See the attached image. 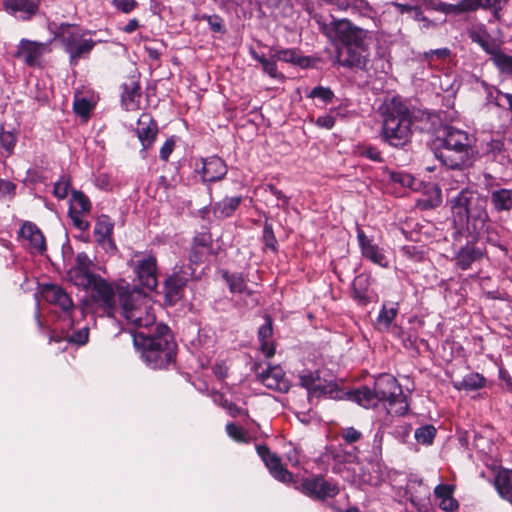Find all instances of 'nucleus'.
Returning <instances> with one entry per match:
<instances>
[{"instance_id":"f257e3e1","label":"nucleus","mask_w":512,"mask_h":512,"mask_svg":"<svg viewBox=\"0 0 512 512\" xmlns=\"http://www.w3.org/2000/svg\"><path fill=\"white\" fill-rule=\"evenodd\" d=\"M132 338L143 361L151 369H167L175 362L177 343L166 324L158 323L149 332L133 331Z\"/></svg>"},{"instance_id":"f03ea898","label":"nucleus","mask_w":512,"mask_h":512,"mask_svg":"<svg viewBox=\"0 0 512 512\" xmlns=\"http://www.w3.org/2000/svg\"><path fill=\"white\" fill-rule=\"evenodd\" d=\"M434 157L451 170H464L474 163V151L467 132L446 126L431 144Z\"/></svg>"},{"instance_id":"7ed1b4c3","label":"nucleus","mask_w":512,"mask_h":512,"mask_svg":"<svg viewBox=\"0 0 512 512\" xmlns=\"http://www.w3.org/2000/svg\"><path fill=\"white\" fill-rule=\"evenodd\" d=\"M381 138L394 148H404L411 142L412 119L406 103L400 97H393L382 108Z\"/></svg>"},{"instance_id":"20e7f679","label":"nucleus","mask_w":512,"mask_h":512,"mask_svg":"<svg viewBox=\"0 0 512 512\" xmlns=\"http://www.w3.org/2000/svg\"><path fill=\"white\" fill-rule=\"evenodd\" d=\"M454 222L460 227L471 223L474 230L482 229L489 220L487 198L478 191L465 188L449 200Z\"/></svg>"},{"instance_id":"39448f33","label":"nucleus","mask_w":512,"mask_h":512,"mask_svg":"<svg viewBox=\"0 0 512 512\" xmlns=\"http://www.w3.org/2000/svg\"><path fill=\"white\" fill-rule=\"evenodd\" d=\"M144 300L139 291H123L118 295L121 314L127 322L138 329L137 331L149 332L157 323H155L154 314L148 311L146 305H143Z\"/></svg>"},{"instance_id":"423d86ee","label":"nucleus","mask_w":512,"mask_h":512,"mask_svg":"<svg viewBox=\"0 0 512 512\" xmlns=\"http://www.w3.org/2000/svg\"><path fill=\"white\" fill-rule=\"evenodd\" d=\"M374 390L379 402H387L386 410L393 416H404L409 410L407 397L398 380L391 374H380L375 378Z\"/></svg>"},{"instance_id":"0eeeda50","label":"nucleus","mask_w":512,"mask_h":512,"mask_svg":"<svg viewBox=\"0 0 512 512\" xmlns=\"http://www.w3.org/2000/svg\"><path fill=\"white\" fill-rule=\"evenodd\" d=\"M290 484L306 497L319 502L333 499L340 492L338 483L326 479L322 474H310L301 478L294 476V481Z\"/></svg>"},{"instance_id":"6e6552de","label":"nucleus","mask_w":512,"mask_h":512,"mask_svg":"<svg viewBox=\"0 0 512 512\" xmlns=\"http://www.w3.org/2000/svg\"><path fill=\"white\" fill-rule=\"evenodd\" d=\"M324 33L337 42V48H352L369 43V32L347 19L333 20L330 26L324 27Z\"/></svg>"},{"instance_id":"1a4fd4ad","label":"nucleus","mask_w":512,"mask_h":512,"mask_svg":"<svg viewBox=\"0 0 512 512\" xmlns=\"http://www.w3.org/2000/svg\"><path fill=\"white\" fill-rule=\"evenodd\" d=\"M195 268L191 265L176 264L172 273L164 281V304L169 307L175 306L184 297L185 288L193 278Z\"/></svg>"},{"instance_id":"9d476101","label":"nucleus","mask_w":512,"mask_h":512,"mask_svg":"<svg viewBox=\"0 0 512 512\" xmlns=\"http://www.w3.org/2000/svg\"><path fill=\"white\" fill-rule=\"evenodd\" d=\"M299 385L307 390L309 401L314 397L321 398L323 396L337 399L340 397L339 394L341 393L333 377H322L320 370H304L299 375Z\"/></svg>"},{"instance_id":"9b49d317","label":"nucleus","mask_w":512,"mask_h":512,"mask_svg":"<svg viewBox=\"0 0 512 512\" xmlns=\"http://www.w3.org/2000/svg\"><path fill=\"white\" fill-rule=\"evenodd\" d=\"M59 40L64 51L69 55V63L72 66H76L80 59L88 58L96 46V42L93 39H86L83 34L70 31V25H67V28L62 30Z\"/></svg>"},{"instance_id":"f8f14e48","label":"nucleus","mask_w":512,"mask_h":512,"mask_svg":"<svg viewBox=\"0 0 512 512\" xmlns=\"http://www.w3.org/2000/svg\"><path fill=\"white\" fill-rule=\"evenodd\" d=\"M369 45L370 42L352 48H337V63L344 68L368 72L371 66Z\"/></svg>"},{"instance_id":"ddd939ff","label":"nucleus","mask_w":512,"mask_h":512,"mask_svg":"<svg viewBox=\"0 0 512 512\" xmlns=\"http://www.w3.org/2000/svg\"><path fill=\"white\" fill-rule=\"evenodd\" d=\"M256 451L274 479L284 484L294 481V475L284 467L281 457L272 452L266 444L257 445Z\"/></svg>"},{"instance_id":"4468645a","label":"nucleus","mask_w":512,"mask_h":512,"mask_svg":"<svg viewBox=\"0 0 512 512\" xmlns=\"http://www.w3.org/2000/svg\"><path fill=\"white\" fill-rule=\"evenodd\" d=\"M133 271L143 287L150 291H154L157 288L158 262L155 255L148 254L141 259L133 261Z\"/></svg>"},{"instance_id":"2eb2a0df","label":"nucleus","mask_w":512,"mask_h":512,"mask_svg":"<svg viewBox=\"0 0 512 512\" xmlns=\"http://www.w3.org/2000/svg\"><path fill=\"white\" fill-rule=\"evenodd\" d=\"M135 133L142 146L140 153H144L150 150L157 140L159 133L158 123L151 114L142 113L137 120Z\"/></svg>"},{"instance_id":"dca6fc26","label":"nucleus","mask_w":512,"mask_h":512,"mask_svg":"<svg viewBox=\"0 0 512 512\" xmlns=\"http://www.w3.org/2000/svg\"><path fill=\"white\" fill-rule=\"evenodd\" d=\"M200 168L198 163L196 164V171L201 174L203 182H217L222 180L227 172L228 167L225 161L218 156H210L207 158H201Z\"/></svg>"},{"instance_id":"f3484780","label":"nucleus","mask_w":512,"mask_h":512,"mask_svg":"<svg viewBox=\"0 0 512 512\" xmlns=\"http://www.w3.org/2000/svg\"><path fill=\"white\" fill-rule=\"evenodd\" d=\"M213 239L208 231L198 232L192 239L189 250V264L192 267L199 265L212 253Z\"/></svg>"},{"instance_id":"a211bd4d","label":"nucleus","mask_w":512,"mask_h":512,"mask_svg":"<svg viewBox=\"0 0 512 512\" xmlns=\"http://www.w3.org/2000/svg\"><path fill=\"white\" fill-rule=\"evenodd\" d=\"M121 104L126 111H135L140 107L142 97L140 74H133L123 82Z\"/></svg>"},{"instance_id":"6ab92c4d","label":"nucleus","mask_w":512,"mask_h":512,"mask_svg":"<svg viewBox=\"0 0 512 512\" xmlns=\"http://www.w3.org/2000/svg\"><path fill=\"white\" fill-rule=\"evenodd\" d=\"M48 50V44L31 41L28 39H21L15 57L22 59L29 67L39 65V60L43 54Z\"/></svg>"},{"instance_id":"aec40b11","label":"nucleus","mask_w":512,"mask_h":512,"mask_svg":"<svg viewBox=\"0 0 512 512\" xmlns=\"http://www.w3.org/2000/svg\"><path fill=\"white\" fill-rule=\"evenodd\" d=\"M2 4L8 14L29 21L38 13L41 0H3Z\"/></svg>"},{"instance_id":"412c9836","label":"nucleus","mask_w":512,"mask_h":512,"mask_svg":"<svg viewBox=\"0 0 512 512\" xmlns=\"http://www.w3.org/2000/svg\"><path fill=\"white\" fill-rule=\"evenodd\" d=\"M357 240L361 249L362 256L372 263L381 267H388L387 257L384 255L378 245L374 244L372 239L368 238L364 231L357 229Z\"/></svg>"},{"instance_id":"4be33fe9","label":"nucleus","mask_w":512,"mask_h":512,"mask_svg":"<svg viewBox=\"0 0 512 512\" xmlns=\"http://www.w3.org/2000/svg\"><path fill=\"white\" fill-rule=\"evenodd\" d=\"M42 295L50 304L59 306L64 312L69 313L74 309V304L69 294L59 285L46 284Z\"/></svg>"},{"instance_id":"5701e85b","label":"nucleus","mask_w":512,"mask_h":512,"mask_svg":"<svg viewBox=\"0 0 512 512\" xmlns=\"http://www.w3.org/2000/svg\"><path fill=\"white\" fill-rule=\"evenodd\" d=\"M259 380L269 389L279 392H288L289 383L285 373L279 366L269 365L266 370L258 373Z\"/></svg>"},{"instance_id":"b1692460","label":"nucleus","mask_w":512,"mask_h":512,"mask_svg":"<svg viewBox=\"0 0 512 512\" xmlns=\"http://www.w3.org/2000/svg\"><path fill=\"white\" fill-rule=\"evenodd\" d=\"M92 291V297L96 302L102 303L107 309H112L115 306V292L110 283L97 275L94 282L89 288Z\"/></svg>"},{"instance_id":"393cba45","label":"nucleus","mask_w":512,"mask_h":512,"mask_svg":"<svg viewBox=\"0 0 512 512\" xmlns=\"http://www.w3.org/2000/svg\"><path fill=\"white\" fill-rule=\"evenodd\" d=\"M222 279L228 286L229 292L232 294H245L248 297L254 295V291L248 287V278L242 272H230L222 269L220 271Z\"/></svg>"},{"instance_id":"a878e982","label":"nucleus","mask_w":512,"mask_h":512,"mask_svg":"<svg viewBox=\"0 0 512 512\" xmlns=\"http://www.w3.org/2000/svg\"><path fill=\"white\" fill-rule=\"evenodd\" d=\"M483 256L484 253L480 247L468 242L458 250L453 261L457 268L461 270H468L474 262L481 260Z\"/></svg>"},{"instance_id":"bb28decb","label":"nucleus","mask_w":512,"mask_h":512,"mask_svg":"<svg viewBox=\"0 0 512 512\" xmlns=\"http://www.w3.org/2000/svg\"><path fill=\"white\" fill-rule=\"evenodd\" d=\"M265 323L261 325L257 332V338L260 342V350L266 358H272L275 355L276 346L270 339L273 336V319L270 315H265Z\"/></svg>"},{"instance_id":"cd10ccee","label":"nucleus","mask_w":512,"mask_h":512,"mask_svg":"<svg viewBox=\"0 0 512 512\" xmlns=\"http://www.w3.org/2000/svg\"><path fill=\"white\" fill-rule=\"evenodd\" d=\"M19 235L29 240L30 246L41 254L46 250L45 237L39 227L32 222H25L19 230Z\"/></svg>"},{"instance_id":"c85d7f7f","label":"nucleus","mask_w":512,"mask_h":512,"mask_svg":"<svg viewBox=\"0 0 512 512\" xmlns=\"http://www.w3.org/2000/svg\"><path fill=\"white\" fill-rule=\"evenodd\" d=\"M484 154L488 159L503 166L510 162V157L505 148V143L501 139H491L487 142L484 146Z\"/></svg>"},{"instance_id":"c756f323","label":"nucleus","mask_w":512,"mask_h":512,"mask_svg":"<svg viewBox=\"0 0 512 512\" xmlns=\"http://www.w3.org/2000/svg\"><path fill=\"white\" fill-rule=\"evenodd\" d=\"M490 203L497 213L512 210V189L498 188L490 191Z\"/></svg>"},{"instance_id":"7c9ffc66","label":"nucleus","mask_w":512,"mask_h":512,"mask_svg":"<svg viewBox=\"0 0 512 512\" xmlns=\"http://www.w3.org/2000/svg\"><path fill=\"white\" fill-rule=\"evenodd\" d=\"M242 200V196L225 197L213 205V215L217 219H226L233 216L242 203Z\"/></svg>"},{"instance_id":"2f4dec72","label":"nucleus","mask_w":512,"mask_h":512,"mask_svg":"<svg viewBox=\"0 0 512 512\" xmlns=\"http://www.w3.org/2000/svg\"><path fill=\"white\" fill-rule=\"evenodd\" d=\"M399 311L398 303H384L375 321V328L380 332H388Z\"/></svg>"},{"instance_id":"473e14b6","label":"nucleus","mask_w":512,"mask_h":512,"mask_svg":"<svg viewBox=\"0 0 512 512\" xmlns=\"http://www.w3.org/2000/svg\"><path fill=\"white\" fill-rule=\"evenodd\" d=\"M471 11L475 12L479 9L488 10L491 12L496 21L502 18V12L507 6L509 0H468Z\"/></svg>"},{"instance_id":"72a5a7b5","label":"nucleus","mask_w":512,"mask_h":512,"mask_svg":"<svg viewBox=\"0 0 512 512\" xmlns=\"http://www.w3.org/2000/svg\"><path fill=\"white\" fill-rule=\"evenodd\" d=\"M347 396L349 400L356 402L366 409L375 407L379 402L374 388L371 389L368 386H362L353 391H349Z\"/></svg>"},{"instance_id":"f704fd0d","label":"nucleus","mask_w":512,"mask_h":512,"mask_svg":"<svg viewBox=\"0 0 512 512\" xmlns=\"http://www.w3.org/2000/svg\"><path fill=\"white\" fill-rule=\"evenodd\" d=\"M494 484L499 495L512 503V470H499L495 476Z\"/></svg>"},{"instance_id":"c9c22d12","label":"nucleus","mask_w":512,"mask_h":512,"mask_svg":"<svg viewBox=\"0 0 512 512\" xmlns=\"http://www.w3.org/2000/svg\"><path fill=\"white\" fill-rule=\"evenodd\" d=\"M486 385V378L477 372L467 374L461 381L453 382V386L457 390L476 391L482 389Z\"/></svg>"},{"instance_id":"e433bc0d","label":"nucleus","mask_w":512,"mask_h":512,"mask_svg":"<svg viewBox=\"0 0 512 512\" xmlns=\"http://www.w3.org/2000/svg\"><path fill=\"white\" fill-rule=\"evenodd\" d=\"M91 209L92 204L87 195L80 190H72L71 204L69 207L68 214H88L90 213Z\"/></svg>"},{"instance_id":"4c0bfd02","label":"nucleus","mask_w":512,"mask_h":512,"mask_svg":"<svg viewBox=\"0 0 512 512\" xmlns=\"http://www.w3.org/2000/svg\"><path fill=\"white\" fill-rule=\"evenodd\" d=\"M249 53L255 61L261 64L263 71L267 73L271 78L284 79V75L278 72L276 58H274L273 56L271 58H266L264 55H259L253 49H250Z\"/></svg>"},{"instance_id":"58836bf2","label":"nucleus","mask_w":512,"mask_h":512,"mask_svg":"<svg viewBox=\"0 0 512 512\" xmlns=\"http://www.w3.org/2000/svg\"><path fill=\"white\" fill-rule=\"evenodd\" d=\"M114 223L108 215H100L95 223L94 234L97 236V241L100 244L105 243L106 238L113 234Z\"/></svg>"},{"instance_id":"ea45409f","label":"nucleus","mask_w":512,"mask_h":512,"mask_svg":"<svg viewBox=\"0 0 512 512\" xmlns=\"http://www.w3.org/2000/svg\"><path fill=\"white\" fill-rule=\"evenodd\" d=\"M470 39L473 43L478 44L490 57H493L500 49V45L488 33L472 32Z\"/></svg>"},{"instance_id":"a19ab883","label":"nucleus","mask_w":512,"mask_h":512,"mask_svg":"<svg viewBox=\"0 0 512 512\" xmlns=\"http://www.w3.org/2000/svg\"><path fill=\"white\" fill-rule=\"evenodd\" d=\"M494 67L499 71L500 74L508 75L512 77V56L503 52L501 48L493 56L490 57Z\"/></svg>"},{"instance_id":"79ce46f5","label":"nucleus","mask_w":512,"mask_h":512,"mask_svg":"<svg viewBox=\"0 0 512 512\" xmlns=\"http://www.w3.org/2000/svg\"><path fill=\"white\" fill-rule=\"evenodd\" d=\"M353 294L354 299H356L360 304L366 305L369 303L370 298L368 296V281L367 278L363 275L357 276L353 281Z\"/></svg>"},{"instance_id":"37998d69","label":"nucleus","mask_w":512,"mask_h":512,"mask_svg":"<svg viewBox=\"0 0 512 512\" xmlns=\"http://www.w3.org/2000/svg\"><path fill=\"white\" fill-rule=\"evenodd\" d=\"M437 434V429L432 424L418 427L414 432L415 440L422 445H432Z\"/></svg>"},{"instance_id":"c03bdc74","label":"nucleus","mask_w":512,"mask_h":512,"mask_svg":"<svg viewBox=\"0 0 512 512\" xmlns=\"http://www.w3.org/2000/svg\"><path fill=\"white\" fill-rule=\"evenodd\" d=\"M69 275L76 286L82 287L85 290H89L92 282H94L97 277V274L91 271L70 270Z\"/></svg>"},{"instance_id":"a18cd8bd","label":"nucleus","mask_w":512,"mask_h":512,"mask_svg":"<svg viewBox=\"0 0 512 512\" xmlns=\"http://www.w3.org/2000/svg\"><path fill=\"white\" fill-rule=\"evenodd\" d=\"M440 12L446 15L458 16L465 13H471L472 11L468 0H461L455 4L442 1Z\"/></svg>"},{"instance_id":"49530a36","label":"nucleus","mask_w":512,"mask_h":512,"mask_svg":"<svg viewBox=\"0 0 512 512\" xmlns=\"http://www.w3.org/2000/svg\"><path fill=\"white\" fill-rule=\"evenodd\" d=\"M261 240L265 249H270L273 252L278 251V241L273 230V225L267 220L264 222Z\"/></svg>"},{"instance_id":"de8ad7c7","label":"nucleus","mask_w":512,"mask_h":512,"mask_svg":"<svg viewBox=\"0 0 512 512\" xmlns=\"http://www.w3.org/2000/svg\"><path fill=\"white\" fill-rule=\"evenodd\" d=\"M451 55V50L447 47L438 48L434 50L425 51L423 53V59L428 63L429 66H436V61H444Z\"/></svg>"},{"instance_id":"09e8293b","label":"nucleus","mask_w":512,"mask_h":512,"mask_svg":"<svg viewBox=\"0 0 512 512\" xmlns=\"http://www.w3.org/2000/svg\"><path fill=\"white\" fill-rule=\"evenodd\" d=\"M307 97L312 99H319L324 104H330L333 102L335 94L330 87L318 85L310 91Z\"/></svg>"},{"instance_id":"8fccbe9b","label":"nucleus","mask_w":512,"mask_h":512,"mask_svg":"<svg viewBox=\"0 0 512 512\" xmlns=\"http://www.w3.org/2000/svg\"><path fill=\"white\" fill-rule=\"evenodd\" d=\"M225 430L227 435L237 443L247 444L252 440L251 437H249L242 428L233 422L227 423Z\"/></svg>"},{"instance_id":"3c124183","label":"nucleus","mask_w":512,"mask_h":512,"mask_svg":"<svg viewBox=\"0 0 512 512\" xmlns=\"http://www.w3.org/2000/svg\"><path fill=\"white\" fill-rule=\"evenodd\" d=\"M358 155L362 158H366L372 162L382 163L384 158L381 151L372 145H363L358 148Z\"/></svg>"},{"instance_id":"603ef678","label":"nucleus","mask_w":512,"mask_h":512,"mask_svg":"<svg viewBox=\"0 0 512 512\" xmlns=\"http://www.w3.org/2000/svg\"><path fill=\"white\" fill-rule=\"evenodd\" d=\"M222 406L227 410L231 417L235 418L238 416H244L247 422H251L252 424H255L257 427H259V424L250 418L248 410L237 406L234 402L224 400Z\"/></svg>"},{"instance_id":"864d4df0","label":"nucleus","mask_w":512,"mask_h":512,"mask_svg":"<svg viewBox=\"0 0 512 512\" xmlns=\"http://www.w3.org/2000/svg\"><path fill=\"white\" fill-rule=\"evenodd\" d=\"M71 187V178L68 175H62L54 184L53 195L58 199H65L68 196Z\"/></svg>"},{"instance_id":"5fc2aeb1","label":"nucleus","mask_w":512,"mask_h":512,"mask_svg":"<svg viewBox=\"0 0 512 512\" xmlns=\"http://www.w3.org/2000/svg\"><path fill=\"white\" fill-rule=\"evenodd\" d=\"M389 180L408 188H412L415 182V178L411 174L402 171H390Z\"/></svg>"},{"instance_id":"6e6d98bb","label":"nucleus","mask_w":512,"mask_h":512,"mask_svg":"<svg viewBox=\"0 0 512 512\" xmlns=\"http://www.w3.org/2000/svg\"><path fill=\"white\" fill-rule=\"evenodd\" d=\"M298 52L293 48L276 49L273 57L278 61L286 62L295 65Z\"/></svg>"},{"instance_id":"4d7b16f0","label":"nucleus","mask_w":512,"mask_h":512,"mask_svg":"<svg viewBox=\"0 0 512 512\" xmlns=\"http://www.w3.org/2000/svg\"><path fill=\"white\" fill-rule=\"evenodd\" d=\"M323 61L319 57L315 56H301L298 54L295 65L299 66L302 69L307 68H320Z\"/></svg>"},{"instance_id":"13d9d810","label":"nucleus","mask_w":512,"mask_h":512,"mask_svg":"<svg viewBox=\"0 0 512 512\" xmlns=\"http://www.w3.org/2000/svg\"><path fill=\"white\" fill-rule=\"evenodd\" d=\"M16 141L17 138L14 133L10 131H1L0 145L7 151L8 155H11L13 153Z\"/></svg>"},{"instance_id":"bf43d9fd","label":"nucleus","mask_w":512,"mask_h":512,"mask_svg":"<svg viewBox=\"0 0 512 512\" xmlns=\"http://www.w3.org/2000/svg\"><path fill=\"white\" fill-rule=\"evenodd\" d=\"M73 109L77 115L88 117L92 110V105L86 98H80L74 101Z\"/></svg>"},{"instance_id":"052dcab7","label":"nucleus","mask_w":512,"mask_h":512,"mask_svg":"<svg viewBox=\"0 0 512 512\" xmlns=\"http://www.w3.org/2000/svg\"><path fill=\"white\" fill-rule=\"evenodd\" d=\"M89 338V329L84 327L77 331H73L71 335L68 336L67 340L69 343L76 345H84L87 343Z\"/></svg>"},{"instance_id":"680f3d73","label":"nucleus","mask_w":512,"mask_h":512,"mask_svg":"<svg viewBox=\"0 0 512 512\" xmlns=\"http://www.w3.org/2000/svg\"><path fill=\"white\" fill-rule=\"evenodd\" d=\"M111 3L115 9L124 14H129L138 6L136 0H112Z\"/></svg>"},{"instance_id":"e2e57ef3","label":"nucleus","mask_w":512,"mask_h":512,"mask_svg":"<svg viewBox=\"0 0 512 512\" xmlns=\"http://www.w3.org/2000/svg\"><path fill=\"white\" fill-rule=\"evenodd\" d=\"M208 26L214 33L225 34L227 32L224 19L217 14L211 15L208 19Z\"/></svg>"},{"instance_id":"0e129e2a","label":"nucleus","mask_w":512,"mask_h":512,"mask_svg":"<svg viewBox=\"0 0 512 512\" xmlns=\"http://www.w3.org/2000/svg\"><path fill=\"white\" fill-rule=\"evenodd\" d=\"M175 144L176 141L174 136H171L164 142L159 152V157L162 161L167 162L169 160L170 155L174 151Z\"/></svg>"},{"instance_id":"69168bd1","label":"nucleus","mask_w":512,"mask_h":512,"mask_svg":"<svg viewBox=\"0 0 512 512\" xmlns=\"http://www.w3.org/2000/svg\"><path fill=\"white\" fill-rule=\"evenodd\" d=\"M402 254L413 261H420L423 258V252L415 245H405L401 248Z\"/></svg>"},{"instance_id":"338daca9","label":"nucleus","mask_w":512,"mask_h":512,"mask_svg":"<svg viewBox=\"0 0 512 512\" xmlns=\"http://www.w3.org/2000/svg\"><path fill=\"white\" fill-rule=\"evenodd\" d=\"M75 261L76 265L71 270L91 271L90 267L92 265V261L85 252L78 253Z\"/></svg>"},{"instance_id":"774afa93","label":"nucleus","mask_w":512,"mask_h":512,"mask_svg":"<svg viewBox=\"0 0 512 512\" xmlns=\"http://www.w3.org/2000/svg\"><path fill=\"white\" fill-rule=\"evenodd\" d=\"M341 437L346 443L352 444L361 439L362 433L354 427H347L342 429Z\"/></svg>"}]
</instances>
